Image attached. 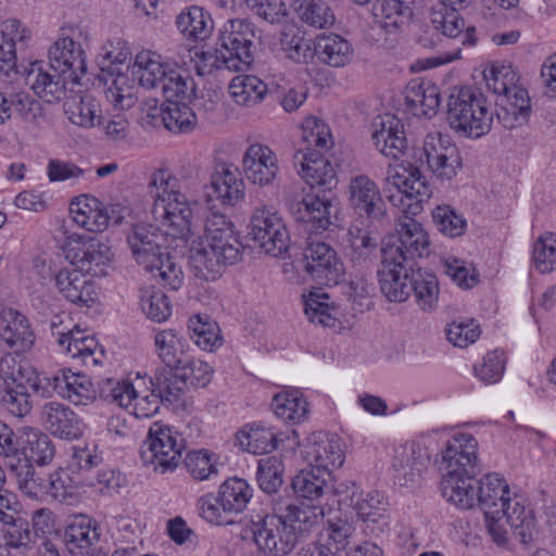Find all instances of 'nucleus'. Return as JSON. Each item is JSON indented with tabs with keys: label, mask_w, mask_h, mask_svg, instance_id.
Instances as JSON below:
<instances>
[{
	"label": "nucleus",
	"mask_w": 556,
	"mask_h": 556,
	"mask_svg": "<svg viewBox=\"0 0 556 556\" xmlns=\"http://www.w3.org/2000/svg\"><path fill=\"white\" fill-rule=\"evenodd\" d=\"M314 53L318 61L332 67H343L351 62L353 48L342 36L321 34L314 40Z\"/></svg>",
	"instance_id": "72a5a7b5"
},
{
	"label": "nucleus",
	"mask_w": 556,
	"mask_h": 556,
	"mask_svg": "<svg viewBox=\"0 0 556 556\" xmlns=\"http://www.w3.org/2000/svg\"><path fill=\"white\" fill-rule=\"evenodd\" d=\"M429 457L427 453L418 445L410 444L401 447L393 460V468L403 476L405 483L414 482L417 477L427 468Z\"/></svg>",
	"instance_id": "c03bdc74"
},
{
	"label": "nucleus",
	"mask_w": 556,
	"mask_h": 556,
	"mask_svg": "<svg viewBox=\"0 0 556 556\" xmlns=\"http://www.w3.org/2000/svg\"><path fill=\"white\" fill-rule=\"evenodd\" d=\"M510 494L508 483L498 473H488L479 480L476 505L483 510L491 531L495 530L496 521L503 519V507L506 500H510Z\"/></svg>",
	"instance_id": "6ab92c4d"
},
{
	"label": "nucleus",
	"mask_w": 556,
	"mask_h": 556,
	"mask_svg": "<svg viewBox=\"0 0 556 556\" xmlns=\"http://www.w3.org/2000/svg\"><path fill=\"white\" fill-rule=\"evenodd\" d=\"M533 262L540 273H551L556 267V235L541 236L533 247Z\"/></svg>",
	"instance_id": "774afa93"
},
{
	"label": "nucleus",
	"mask_w": 556,
	"mask_h": 556,
	"mask_svg": "<svg viewBox=\"0 0 556 556\" xmlns=\"http://www.w3.org/2000/svg\"><path fill=\"white\" fill-rule=\"evenodd\" d=\"M238 440L241 447L253 454H267L278 446L277 434L271 429L262 426L242 430Z\"/></svg>",
	"instance_id": "4d7b16f0"
},
{
	"label": "nucleus",
	"mask_w": 556,
	"mask_h": 556,
	"mask_svg": "<svg viewBox=\"0 0 556 556\" xmlns=\"http://www.w3.org/2000/svg\"><path fill=\"white\" fill-rule=\"evenodd\" d=\"M254 37L255 26L250 21L244 18L227 21L219 30L218 39L222 50L202 53L205 66L216 70L224 67L233 72L249 70L254 59L252 51Z\"/></svg>",
	"instance_id": "20e7f679"
},
{
	"label": "nucleus",
	"mask_w": 556,
	"mask_h": 556,
	"mask_svg": "<svg viewBox=\"0 0 556 556\" xmlns=\"http://www.w3.org/2000/svg\"><path fill=\"white\" fill-rule=\"evenodd\" d=\"M271 408L277 417L299 424L304 421L309 413V405L298 390L286 391L274 396Z\"/></svg>",
	"instance_id": "8fccbe9b"
},
{
	"label": "nucleus",
	"mask_w": 556,
	"mask_h": 556,
	"mask_svg": "<svg viewBox=\"0 0 556 556\" xmlns=\"http://www.w3.org/2000/svg\"><path fill=\"white\" fill-rule=\"evenodd\" d=\"M161 241L160 229L150 224H136L127 233V243L137 263L159 276L172 290H178L184 281L181 267Z\"/></svg>",
	"instance_id": "7ed1b4c3"
},
{
	"label": "nucleus",
	"mask_w": 556,
	"mask_h": 556,
	"mask_svg": "<svg viewBox=\"0 0 556 556\" xmlns=\"http://www.w3.org/2000/svg\"><path fill=\"white\" fill-rule=\"evenodd\" d=\"M331 473L326 470H317L315 468L302 469L292 479V490L296 495L299 504H294L295 508L307 510L313 507H318L321 513L319 520L325 515L323 500L326 495L332 492V484L330 483Z\"/></svg>",
	"instance_id": "dca6fc26"
},
{
	"label": "nucleus",
	"mask_w": 556,
	"mask_h": 556,
	"mask_svg": "<svg viewBox=\"0 0 556 556\" xmlns=\"http://www.w3.org/2000/svg\"><path fill=\"white\" fill-rule=\"evenodd\" d=\"M275 514L252 520L251 532L258 549L268 556H286L319 522L318 507L295 508L292 502L277 504Z\"/></svg>",
	"instance_id": "f257e3e1"
},
{
	"label": "nucleus",
	"mask_w": 556,
	"mask_h": 556,
	"mask_svg": "<svg viewBox=\"0 0 556 556\" xmlns=\"http://www.w3.org/2000/svg\"><path fill=\"white\" fill-rule=\"evenodd\" d=\"M149 382L153 392H156L163 401V404L168 405L178 402L187 388L179 372L169 368L157 370L154 378L149 379Z\"/></svg>",
	"instance_id": "5fc2aeb1"
},
{
	"label": "nucleus",
	"mask_w": 556,
	"mask_h": 556,
	"mask_svg": "<svg viewBox=\"0 0 556 556\" xmlns=\"http://www.w3.org/2000/svg\"><path fill=\"white\" fill-rule=\"evenodd\" d=\"M176 25L186 38L194 41L208 38L214 27L210 13L197 5L182 11L176 18Z\"/></svg>",
	"instance_id": "a19ab883"
},
{
	"label": "nucleus",
	"mask_w": 556,
	"mask_h": 556,
	"mask_svg": "<svg viewBox=\"0 0 556 556\" xmlns=\"http://www.w3.org/2000/svg\"><path fill=\"white\" fill-rule=\"evenodd\" d=\"M252 497V489L245 480L230 478L219 486L218 496L215 500L224 513H241Z\"/></svg>",
	"instance_id": "a18cd8bd"
},
{
	"label": "nucleus",
	"mask_w": 556,
	"mask_h": 556,
	"mask_svg": "<svg viewBox=\"0 0 556 556\" xmlns=\"http://www.w3.org/2000/svg\"><path fill=\"white\" fill-rule=\"evenodd\" d=\"M182 439L170 427L154 424L143 442L140 456L144 466L160 473L173 471L181 459Z\"/></svg>",
	"instance_id": "0eeeda50"
},
{
	"label": "nucleus",
	"mask_w": 556,
	"mask_h": 556,
	"mask_svg": "<svg viewBox=\"0 0 556 556\" xmlns=\"http://www.w3.org/2000/svg\"><path fill=\"white\" fill-rule=\"evenodd\" d=\"M432 218L437 229L446 237H460L466 231L467 220L450 205H438Z\"/></svg>",
	"instance_id": "052dcab7"
},
{
	"label": "nucleus",
	"mask_w": 556,
	"mask_h": 556,
	"mask_svg": "<svg viewBox=\"0 0 556 556\" xmlns=\"http://www.w3.org/2000/svg\"><path fill=\"white\" fill-rule=\"evenodd\" d=\"M301 21L315 28H326L334 24V14L323 0H308L303 2L299 10Z\"/></svg>",
	"instance_id": "0e129e2a"
},
{
	"label": "nucleus",
	"mask_w": 556,
	"mask_h": 556,
	"mask_svg": "<svg viewBox=\"0 0 556 556\" xmlns=\"http://www.w3.org/2000/svg\"><path fill=\"white\" fill-rule=\"evenodd\" d=\"M458 10H434L431 14V23L435 30L447 38H460L463 45H475L472 36L473 27L465 28V21L459 16Z\"/></svg>",
	"instance_id": "ea45409f"
},
{
	"label": "nucleus",
	"mask_w": 556,
	"mask_h": 556,
	"mask_svg": "<svg viewBox=\"0 0 556 556\" xmlns=\"http://www.w3.org/2000/svg\"><path fill=\"white\" fill-rule=\"evenodd\" d=\"M146 118L152 126L163 125L176 134L190 131L197 123L192 109L180 101H169L160 108L150 109Z\"/></svg>",
	"instance_id": "b1692460"
},
{
	"label": "nucleus",
	"mask_w": 556,
	"mask_h": 556,
	"mask_svg": "<svg viewBox=\"0 0 556 556\" xmlns=\"http://www.w3.org/2000/svg\"><path fill=\"white\" fill-rule=\"evenodd\" d=\"M161 91L167 102L189 99L195 91L192 78L184 77L180 72L170 67L167 72Z\"/></svg>",
	"instance_id": "338daca9"
},
{
	"label": "nucleus",
	"mask_w": 556,
	"mask_h": 556,
	"mask_svg": "<svg viewBox=\"0 0 556 556\" xmlns=\"http://www.w3.org/2000/svg\"><path fill=\"white\" fill-rule=\"evenodd\" d=\"M374 125L372 140L379 152L399 159L407 148L403 124L394 115L386 114Z\"/></svg>",
	"instance_id": "cd10ccee"
},
{
	"label": "nucleus",
	"mask_w": 556,
	"mask_h": 556,
	"mask_svg": "<svg viewBox=\"0 0 556 556\" xmlns=\"http://www.w3.org/2000/svg\"><path fill=\"white\" fill-rule=\"evenodd\" d=\"M303 268L316 283L327 287L338 285L345 271L337 252L323 241L307 243L303 252Z\"/></svg>",
	"instance_id": "9d476101"
},
{
	"label": "nucleus",
	"mask_w": 556,
	"mask_h": 556,
	"mask_svg": "<svg viewBox=\"0 0 556 556\" xmlns=\"http://www.w3.org/2000/svg\"><path fill=\"white\" fill-rule=\"evenodd\" d=\"M169 68V65L160 62L157 59L141 53L136 58L132 75L137 77L141 87L146 89H161Z\"/></svg>",
	"instance_id": "864d4df0"
},
{
	"label": "nucleus",
	"mask_w": 556,
	"mask_h": 556,
	"mask_svg": "<svg viewBox=\"0 0 556 556\" xmlns=\"http://www.w3.org/2000/svg\"><path fill=\"white\" fill-rule=\"evenodd\" d=\"M55 285L63 296L77 305L90 306L96 301L93 283L80 269H61L55 276Z\"/></svg>",
	"instance_id": "c756f323"
},
{
	"label": "nucleus",
	"mask_w": 556,
	"mask_h": 556,
	"mask_svg": "<svg viewBox=\"0 0 556 556\" xmlns=\"http://www.w3.org/2000/svg\"><path fill=\"white\" fill-rule=\"evenodd\" d=\"M214 457L215 454L207 450L191 451L185 458V465L193 479L199 481L208 480L218 473Z\"/></svg>",
	"instance_id": "69168bd1"
},
{
	"label": "nucleus",
	"mask_w": 556,
	"mask_h": 556,
	"mask_svg": "<svg viewBox=\"0 0 556 556\" xmlns=\"http://www.w3.org/2000/svg\"><path fill=\"white\" fill-rule=\"evenodd\" d=\"M396 232L399 245L382 249V254L390 252L394 258L413 265L416 258H422L430 254L428 232L416 219L407 215L400 217L396 223Z\"/></svg>",
	"instance_id": "4468645a"
},
{
	"label": "nucleus",
	"mask_w": 556,
	"mask_h": 556,
	"mask_svg": "<svg viewBox=\"0 0 556 556\" xmlns=\"http://www.w3.org/2000/svg\"><path fill=\"white\" fill-rule=\"evenodd\" d=\"M68 76L43 68L42 62L31 64L26 75V84L37 97L47 103L59 102L65 94Z\"/></svg>",
	"instance_id": "393cba45"
},
{
	"label": "nucleus",
	"mask_w": 556,
	"mask_h": 556,
	"mask_svg": "<svg viewBox=\"0 0 556 556\" xmlns=\"http://www.w3.org/2000/svg\"><path fill=\"white\" fill-rule=\"evenodd\" d=\"M175 179L165 177L164 172L155 173L150 181L154 187V203L152 215L160 224L166 236L188 243L194 236V215L198 201L190 199L186 193L174 189Z\"/></svg>",
	"instance_id": "f03ea898"
},
{
	"label": "nucleus",
	"mask_w": 556,
	"mask_h": 556,
	"mask_svg": "<svg viewBox=\"0 0 556 556\" xmlns=\"http://www.w3.org/2000/svg\"><path fill=\"white\" fill-rule=\"evenodd\" d=\"M65 254L78 269L94 276L104 275L103 266L113 258L111 248L106 243L76 233L67 237Z\"/></svg>",
	"instance_id": "f8f14e48"
},
{
	"label": "nucleus",
	"mask_w": 556,
	"mask_h": 556,
	"mask_svg": "<svg viewBox=\"0 0 556 556\" xmlns=\"http://www.w3.org/2000/svg\"><path fill=\"white\" fill-rule=\"evenodd\" d=\"M478 443L469 433H456L442 450L441 470L443 473L480 475Z\"/></svg>",
	"instance_id": "2eb2a0df"
},
{
	"label": "nucleus",
	"mask_w": 556,
	"mask_h": 556,
	"mask_svg": "<svg viewBox=\"0 0 556 556\" xmlns=\"http://www.w3.org/2000/svg\"><path fill=\"white\" fill-rule=\"evenodd\" d=\"M0 342L16 355L29 351L35 343V333L26 316L12 308L2 311Z\"/></svg>",
	"instance_id": "5701e85b"
},
{
	"label": "nucleus",
	"mask_w": 556,
	"mask_h": 556,
	"mask_svg": "<svg viewBox=\"0 0 556 556\" xmlns=\"http://www.w3.org/2000/svg\"><path fill=\"white\" fill-rule=\"evenodd\" d=\"M377 229L353 226L349 230L350 258L355 265L365 264L379 247Z\"/></svg>",
	"instance_id": "3c124183"
},
{
	"label": "nucleus",
	"mask_w": 556,
	"mask_h": 556,
	"mask_svg": "<svg viewBox=\"0 0 556 556\" xmlns=\"http://www.w3.org/2000/svg\"><path fill=\"white\" fill-rule=\"evenodd\" d=\"M191 339L202 350H212L222 345L223 338L216 321L207 315H195L188 320Z\"/></svg>",
	"instance_id": "6e6d98bb"
},
{
	"label": "nucleus",
	"mask_w": 556,
	"mask_h": 556,
	"mask_svg": "<svg viewBox=\"0 0 556 556\" xmlns=\"http://www.w3.org/2000/svg\"><path fill=\"white\" fill-rule=\"evenodd\" d=\"M304 312L312 323L324 327H334L337 321L338 307L329 303V294L323 289L314 288L308 294L303 295Z\"/></svg>",
	"instance_id": "49530a36"
},
{
	"label": "nucleus",
	"mask_w": 556,
	"mask_h": 556,
	"mask_svg": "<svg viewBox=\"0 0 556 556\" xmlns=\"http://www.w3.org/2000/svg\"><path fill=\"white\" fill-rule=\"evenodd\" d=\"M493 115L485 96L472 87H455L448 96L446 119L458 135L472 138L486 135Z\"/></svg>",
	"instance_id": "39448f33"
},
{
	"label": "nucleus",
	"mask_w": 556,
	"mask_h": 556,
	"mask_svg": "<svg viewBox=\"0 0 556 556\" xmlns=\"http://www.w3.org/2000/svg\"><path fill=\"white\" fill-rule=\"evenodd\" d=\"M304 139L307 147L298 150L293 155L294 166L299 167V174L317 192L332 193L338 185V178L332 164L323 155V151L329 149L330 135L324 125H318Z\"/></svg>",
	"instance_id": "423d86ee"
},
{
	"label": "nucleus",
	"mask_w": 556,
	"mask_h": 556,
	"mask_svg": "<svg viewBox=\"0 0 556 556\" xmlns=\"http://www.w3.org/2000/svg\"><path fill=\"white\" fill-rule=\"evenodd\" d=\"M386 180L407 198H418L422 202L431 197V188L419 168L409 164L407 167L389 166Z\"/></svg>",
	"instance_id": "473e14b6"
},
{
	"label": "nucleus",
	"mask_w": 556,
	"mask_h": 556,
	"mask_svg": "<svg viewBox=\"0 0 556 556\" xmlns=\"http://www.w3.org/2000/svg\"><path fill=\"white\" fill-rule=\"evenodd\" d=\"M410 288L418 306L426 312L433 311L439 300V282L435 275L420 268L412 269Z\"/></svg>",
	"instance_id": "09e8293b"
},
{
	"label": "nucleus",
	"mask_w": 556,
	"mask_h": 556,
	"mask_svg": "<svg viewBox=\"0 0 556 556\" xmlns=\"http://www.w3.org/2000/svg\"><path fill=\"white\" fill-rule=\"evenodd\" d=\"M414 265L401 262L391 256L390 252L382 254L378 269V280L382 294L390 302H405L412 294L410 273Z\"/></svg>",
	"instance_id": "a211bd4d"
},
{
	"label": "nucleus",
	"mask_w": 556,
	"mask_h": 556,
	"mask_svg": "<svg viewBox=\"0 0 556 556\" xmlns=\"http://www.w3.org/2000/svg\"><path fill=\"white\" fill-rule=\"evenodd\" d=\"M348 200L353 213L371 224L382 223L387 217V206L381 191L366 175H356L350 179Z\"/></svg>",
	"instance_id": "9b49d317"
},
{
	"label": "nucleus",
	"mask_w": 556,
	"mask_h": 556,
	"mask_svg": "<svg viewBox=\"0 0 556 556\" xmlns=\"http://www.w3.org/2000/svg\"><path fill=\"white\" fill-rule=\"evenodd\" d=\"M22 451L21 458L38 466H45L52 462L55 455V447L48 434L37 429H26L21 435Z\"/></svg>",
	"instance_id": "4c0bfd02"
},
{
	"label": "nucleus",
	"mask_w": 556,
	"mask_h": 556,
	"mask_svg": "<svg viewBox=\"0 0 556 556\" xmlns=\"http://www.w3.org/2000/svg\"><path fill=\"white\" fill-rule=\"evenodd\" d=\"M229 92L237 104L253 106L264 99L267 85L256 76L242 75L231 80Z\"/></svg>",
	"instance_id": "603ef678"
},
{
	"label": "nucleus",
	"mask_w": 556,
	"mask_h": 556,
	"mask_svg": "<svg viewBox=\"0 0 556 556\" xmlns=\"http://www.w3.org/2000/svg\"><path fill=\"white\" fill-rule=\"evenodd\" d=\"M99 522L87 515H75L65 525L61 539L71 556H100Z\"/></svg>",
	"instance_id": "ddd939ff"
},
{
	"label": "nucleus",
	"mask_w": 556,
	"mask_h": 556,
	"mask_svg": "<svg viewBox=\"0 0 556 556\" xmlns=\"http://www.w3.org/2000/svg\"><path fill=\"white\" fill-rule=\"evenodd\" d=\"M332 193L311 192L300 200H292L289 211L294 220L303 224L308 232H320L331 224Z\"/></svg>",
	"instance_id": "f3484780"
},
{
	"label": "nucleus",
	"mask_w": 556,
	"mask_h": 556,
	"mask_svg": "<svg viewBox=\"0 0 556 556\" xmlns=\"http://www.w3.org/2000/svg\"><path fill=\"white\" fill-rule=\"evenodd\" d=\"M109 75L112 77V81L105 90L108 101L121 110L131 109L137 102L132 81L124 74L114 76L113 72H110Z\"/></svg>",
	"instance_id": "13d9d810"
},
{
	"label": "nucleus",
	"mask_w": 556,
	"mask_h": 556,
	"mask_svg": "<svg viewBox=\"0 0 556 556\" xmlns=\"http://www.w3.org/2000/svg\"><path fill=\"white\" fill-rule=\"evenodd\" d=\"M189 247V264L195 277L202 280H215L226 269L220 257L213 253V247L200 236H194Z\"/></svg>",
	"instance_id": "c85d7f7f"
},
{
	"label": "nucleus",
	"mask_w": 556,
	"mask_h": 556,
	"mask_svg": "<svg viewBox=\"0 0 556 556\" xmlns=\"http://www.w3.org/2000/svg\"><path fill=\"white\" fill-rule=\"evenodd\" d=\"M154 344L157 356L169 369H176L189 356L188 340L175 329L156 332Z\"/></svg>",
	"instance_id": "f704fd0d"
},
{
	"label": "nucleus",
	"mask_w": 556,
	"mask_h": 556,
	"mask_svg": "<svg viewBox=\"0 0 556 556\" xmlns=\"http://www.w3.org/2000/svg\"><path fill=\"white\" fill-rule=\"evenodd\" d=\"M242 173L255 186H271L279 174L278 157L266 144H251L242 156Z\"/></svg>",
	"instance_id": "412c9836"
},
{
	"label": "nucleus",
	"mask_w": 556,
	"mask_h": 556,
	"mask_svg": "<svg viewBox=\"0 0 556 556\" xmlns=\"http://www.w3.org/2000/svg\"><path fill=\"white\" fill-rule=\"evenodd\" d=\"M103 462L102 453L99 452L96 443H86L83 446L72 447L70 469L74 473L81 475L86 480V475L93 468L100 466Z\"/></svg>",
	"instance_id": "e2e57ef3"
},
{
	"label": "nucleus",
	"mask_w": 556,
	"mask_h": 556,
	"mask_svg": "<svg viewBox=\"0 0 556 556\" xmlns=\"http://www.w3.org/2000/svg\"><path fill=\"white\" fill-rule=\"evenodd\" d=\"M371 12L375 21L389 33L408 25L414 14L405 0H376Z\"/></svg>",
	"instance_id": "c9c22d12"
},
{
	"label": "nucleus",
	"mask_w": 556,
	"mask_h": 556,
	"mask_svg": "<svg viewBox=\"0 0 556 556\" xmlns=\"http://www.w3.org/2000/svg\"><path fill=\"white\" fill-rule=\"evenodd\" d=\"M10 473L16 479L20 490L30 498H42L47 494V478L36 475L27 459L14 460L9 464Z\"/></svg>",
	"instance_id": "de8ad7c7"
},
{
	"label": "nucleus",
	"mask_w": 556,
	"mask_h": 556,
	"mask_svg": "<svg viewBox=\"0 0 556 556\" xmlns=\"http://www.w3.org/2000/svg\"><path fill=\"white\" fill-rule=\"evenodd\" d=\"M326 538L320 542L324 553L328 556H348L351 546V536L354 532L353 526L344 519H328Z\"/></svg>",
	"instance_id": "37998d69"
},
{
	"label": "nucleus",
	"mask_w": 556,
	"mask_h": 556,
	"mask_svg": "<svg viewBox=\"0 0 556 556\" xmlns=\"http://www.w3.org/2000/svg\"><path fill=\"white\" fill-rule=\"evenodd\" d=\"M39 419L43 428L62 440H76L84 433L79 416L67 405L51 401L40 407Z\"/></svg>",
	"instance_id": "4be33fe9"
},
{
	"label": "nucleus",
	"mask_w": 556,
	"mask_h": 556,
	"mask_svg": "<svg viewBox=\"0 0 556 556\" xmlns=\"http://www.w3.org/2000/svg\"><path fill=\"white\" fill-rule=\"evenodd\" d=\"M248 236L264 253L274 257L285 254L291 242L282 218L265 205L254 208Z\"/></svg>",
	"instance_id": "6e6552de"
},
{
	"label": "nucleus",
	"mask_w": 556,
	"mask_h": 556,
	"mask_svg": "<svg viewBox=\"0 0 556 556\" xmlns=\"http://www.w3.org/2000/svg\"><path fill=\"white\" fill-rule=\"evenodd\" d=\"M25 383L5 384L0 393L2 405L16 417H24L31 410L30 396Z\"/></svg>",
	"instance_id": "680f3d73"
},
{
	"label": "nucleus",
	"mask_w": 556,
	"mask_h": 556,
	"mask_svg": "<svg viewBox=\"0 0 556 556\" xmlns=\"http://www.w3.org/2000/svg\"><path fill=\"white\" fill-rule=\"evenodd\" d=\"M404 98L415 115L431 117L440 105L439 90L430 83L412 81L405 88Z\"/></svg>",
	"instance_id": "e433bc0d"
},
{
	"label": "nucleus",
	"mask_w": 556,
	"mask_h": 556,
	"mask_svg": "<svg viewBox=\"0 0 556 556\" xmlns=\"http://www.w3.org/2000/svg\"><path fill=\"white\" fill-rule=\"evenodd\" d=\"M238 167L228 163L216 165L211 176L212 193L223 204L233 206L244 198V182Z\"/></svg>",
	"instance_id": "bb28decb"
},
{
	"label": "nucleus",
	"mask_w": 556,
	"mask_h": 556,
	"mask_svg": "<svg viewBox=\"0 0 556 556\" xmlns=\"http://www.w3.org/2000/svg\"><path fill=\"white\" fill-rule=\"evenodd\" d=\"M54 392L74 405H88L97 397L91 379L71 369H62L53 375Z\"/></svg>",
	"instance_id": "a878e982"
},
{
	"label": "nucleus",
	"mask_w": 556,
	"mask_h": 556,
	"mask_svg": "<svg viewBox=\"0 0 556 556\" xmlns=\"http://www.w3.org/2000/svg\"><path fill=\"white\" fill-rule=\"evenodd\" d=\"M84 51L79 43L71 38H61L49 50V66L55 73L65 74L70 79L76 78L77 71L85 72Z\"/></svg>",
	"instance_id": "7c9ffc66"
},
{
	"label": "nucleus",
	"mask_w": 556,
	"mask_h": 556,
	"mask_svg": "<svg viewBox=\"0 0 556 556\" xmlns=\"http://www.w3.org/2000/svg\"><path fill=\"white\" fill-rule=\"evenodd\" d=\"M420 161L425 162L432 176L442 182L452 180L463 168L458 148L447 136L440 132L426 136Z\"/></svg>",
	"instance_id": "1a4fd4ad"
},
{
	"label": "nucleus",
	"mask_w": 556,
	"mask_h": 556,
	"mask_svg": "<svg viewBox=\"0 0 556 556\" xmlns=\"http://www.w3.org/2000/svg\"><path fill=\"white\" fill-rule=\"evenodd\" d=\"M67 118L79 127L91 128L101 123L100 104L91 94L77 96L64 103Z\"/></svg>",
	"instance_id": "79ce46f5"
},
{
	"label": "nucleus",
	"mask_w": 556,
	"mask_h": 556,
	"mask_svg": "<svg viewBox=\"0 0 556 556\" xmlns=\"http://www.w3.org/2000/svg\"><path fill=\"white\" fill-rule=\"evenodd\" d=\"M304 453L312 468L329 473L340 468L345 459L341 439L336 433L323 431L314 432L307 438Z\"/></svg>",
	"instance_id": "aec40b11"
},
{
	"label": "nucleus",
	"mask_w": 556,
	"mask_h": 556,
	"mask_svg": "<svg viewBox=\"0 0 556 556\" xmlns=\"http://www.w3.org/2000/svg\"><path fill=\"white\" fill-rule=\"evenodd\" d=\"M285 467L280 458L276 456L258 460L256 479L260 488L268 493H275L283 483Z\"/></svg>",
	"instance_id": "bf43d9fd"
},
{
	"label": "nucleus",
	"mask_w": 556,
	"mask_h": 556,
	"mask_svg": "<svg viewBox=\"0 0 556 556\" xmlns=\"http://www.w3.org/2000/svg\"><path fill=\"white\" fill-rule=\"evenodd\" d=\"M503 508V518H506L514 529L515 535L521 543H530L536 534V521L532 509L526 507L517 496L506 500Z\"/></svg>",
	"instance_id": "58836bf2"
},
{
	"label": "nucleus",
	"mask_w": 556,
	"mask_h": 556,
	"mask_svg": "<svg viewBox=\"0 0 556 556\" xmlns=\"http://www.w3.org/2000/svg\"><path fill=\"white\" fill-rule=\"evenodd\" d=\"M478 475L443 473L441 491L443 497L463 509L476 506Z\"/></svg>",
	"instance_id": "2f4dec72"
}]
</instances>
